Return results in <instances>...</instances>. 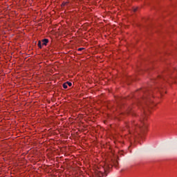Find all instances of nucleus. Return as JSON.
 <instances>
[{"label": "nucleus", "instance_id": "6e6552de", "mask_svg": "<svg viewBox=\"0 0 177 177\" xmlns=\"http://www.w3.org/2000/svg\"><path fill=\"white\" fill-rule=\"evenodd\" d=\"M82 49H84V48H78V50H82Z\"/></svg>", "mask_w": 177, "mask_h": 177}, {"label": "nucleus", "instance_id": "39448f33", "mask_svg": "<svg viewBox=\"0 0 177 177\" xmlns=\"http://www.w3.org/2000/svg\"><path fill=\"white\" fill-rule=\"evenodd\" d=\"M158 80H164V77L158 76V77L156 80H153V82H158Z\"/></svg>", "mask_w": 177, "mask_h": 177}, {"label": "nucleus", "instance_id": "f03ea898", "mask_svg": "<svg viewBox=\"0 0 177 177\" xmlns=\"http://www.w3.org/2000/svg\"><path fill=\"white\" fill-rule=\"evenodd\" d=\"M136 79H135V77H126L124 78V81H126V84H127V85H129V84H131V82H132V81H135Z\"/></svg>", "mask_w": 177, "mask_h": 177}, {"label": "nucleus", "instance_id": "f257e3e1", "mask_svg": "<svg viewBox=\"0 0 177 177\" xmlns=\"http://www.w3.org/2000/svg\"><path fill=\"white\" fill-rule=\"evenodd\" d=\"M109 171V166L104 162H102L94 169V176L95 177H102L103 174Z\"/></svg>", "mask_w": 177, "mask_h": 177}, {"label": "nucleus", "instance_id": "20e7f679", "mask_svg": "<svg viewBox=\"0 0 177 177\" xmlns=\"http://www.w3.org/2000/svg\"><path fill=\"white\" fill-rule=\"evenodd\" d=\"M42 42H43V45H45V46H46V45H48V42H49V39H44L42 40Z\"/></svg>", "mask_w": 177, "mask_h": 177}, {"label": "nucleus", "instance_id": "9d476101", "mask_svg": "<svg viewBox=\"0 0 177 177\" xmlns=\"http://www.w3.org/2000/svg\"><path fill=\"white\" fill-rule=\"evenodd\" d=\"M160 95H161V96H162V93H160Z\"/></svg>", "mask_w": 177, "mask_h": 177}, {"label": "nucleus", "instance_id": "423d86ee", "mask_svg": "<svg viewBox=\"0 0 177 177\" xmlns=\"http://www.w3.org/2000/svg\"><path fill=\"white\" fill-rule=\"evenodd\" d=\"M37 45H38L39 48H40V49L42 48V42H41V41H38Z\"/></svg>", "mask_w": 177, "mask_h": 177}, {"label": "nucleus", "instance_id": "0eeeda50", "mask_svg": "<svg viewBox=\"0 0 177 177\" xmlns=\"http://www.w3.org/2000/svg\"><path fill=\"white\" fill-rule=\"evenodd\" d=\"M135 125H136V124L133 123L131 127H133Z\"/></svg>", "mask_w": 177, "mask_h": 177}, {"label": "nucleus", "instance_id": "1a4fd4ad", "mask_svg": "<svg viewBox=\"0 0 177 177\" xmlns=\"http://www.w3.org/2000/svg\"><path fill=\"white\" fill-rule=\"evenodd\" d=\"M144 128H147V126L146 124H144Z\"/></svg>", "mask_w": 177, "mask_h": 177}, {"label": "nucleus", "instance_id": "7ed1b4c3", "mask_svg": "<svg viewBox=\"0 0 177 177\" xmlns=\"http://www.w3.org/2000/svg\"><path fill=\"white\" fill-rule=\"evenodd\" d=\"M73 84L70 82H66L62 84V86L64 89H67L68 86H72Z\"/></svg>", "mask_w": 177, "mask_h": 177}]
</instances>
